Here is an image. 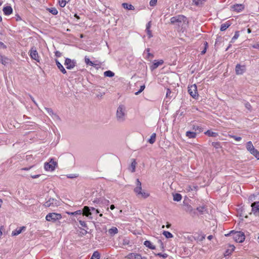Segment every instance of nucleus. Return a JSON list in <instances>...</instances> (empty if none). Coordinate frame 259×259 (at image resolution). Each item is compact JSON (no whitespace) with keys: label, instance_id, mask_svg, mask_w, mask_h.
<instances>
[{"label":"nucleus","instance_id":"nucleus-1","mask_svg":"<svg viewBox=\"0 0 259 259\" xmlns=\"http://www.w3.org/2000/svg\"><path fill=\"white\" fill-rule=\"evenodd\" d=\"M226 236H232L233 239L239 243L243 242L245 240V235L244 233L241 231H235L234 230L230 232L229 233L226 234Z\"/></svg>","mask_w":259,"mask_h":259},{"label":"nucleus","instance_id":"nucleus-2","mask_svg":"<svg viewBox=\"0 0 259 259\" xmlns=\"http://www.w3.org/2000/svg\"><path fill=\"white\" fill-rule=\"evenodd\" d=\"M188 22L187 18L184 15H179L170 18V23L172 24H176L179 26H182L184 24Z\"/></svg>","mask_w":259,"mask_h":259},{"label":"nucleus","instance_id":"nucleus-3","mask_svg":"<svg viewBox=\"0 0 259 259\" xmlns=\"http://www.w3.org/2000/svg\"><path fill=\"white\" fill-rule=\"evenodd\" d=\"M125 107L124 105H121L117 109L116 118L118 121L123 122L125 119Z\"/></svg>","mask_w":259,"mask_h":259},{"label":"nucleus","instance_id":"nucleus-4","mask_svg":"<svg viewBox=\"0 0 259 259\" xmlns=\"http://www.w3.org/2000/svg\"><path fill=\"white\" fill-rule=\"evenodd\" d=\"M99 213H100L99 210L98 209L95 208V207L88 206H85L83 207V215L87 217L90 219H93L92 216L93 213H95L97 214Z\"/></svg>","mask_w":259,"mask_h":259},{"label":"nucleus","instance_id":"nucleus-5","mask_svg":"<svg viewBox=\"0 0 259 259\" xmlns=\"http://www.w3.org/2000/svg\"><path fill=\"white\" fill-rule=\"evenodd\" d=\"M60 202L57 199L50 198L46 202H45L44 205L46 207L55 208L59 205Z\"/></svg>","mask_w":259,"mask_h":259},{"label":"nucleus","instance_id":"nucleus-6","mask_svg":"<svg viewBox=\"0 0 259 259\" xmlns=\"http://www.w3.org/2000/svg\"><path fill=\"white\" fill-rule=\"evenodd\" d=\"M62 218V215L60 213L51 212L48 214L46 217V219L49 222H55Z\"/></svg>","mask_w":259,"mask_h":259},{"label":"nucleus","instance_id":"nucleus-7","mask_svg":"<svg viewBox=\"0 0 259 259\" xmlns=\"http://www.w3.org/2000/svg\"><path fill=\"white\" fill-rule=\"evenodd\" d=\"M188 93L194 99H197L198 97L197 85L195 84L188 87Z\"/></svg>","mask_w":259,"mask_h":259},{"label":"nucleus","instance_id":"nucleus-8","mask_svg":"<svg viewBox=\"0 0 259 259\" xmlns=\"http://www.w3.org/2000/svg\"><path fill=\"white\" fill-rule=\"evenodd\" d=\"M57 165V162L51 159L49 162L45 163V168L46 170L53 171Z\"/></svg>","mask_w":259,"mask_h":259},{"label":"nucleus","instance_id":"nucleus-9","mask_svg":"<svg viewBox=\"0 0 259 259\" xmlns=\"http://www.w3.org/2000/svg\"><path fill=\"white\" fill-rule=\"evenodd\" d=\"M76 64V61L75 60H71L69 58H66L64 65L66 66L67 69H72Z\"/></svg>","mask_w":259,"mask_h":259},{"label":"nucleus","instance_id":"nucleus-10","mask_svg":"<svg viewBox=\"0 0 259 259\" xmlns=\"http://www.w3.org/2000/svg\"><path fill=\"white\" fill-rule=\"evenodd\" d=\"M29 53L31 59L35 60L37 62H39V57L38 53L35 48H32L30 50Z\"/></svg>","mask_w":259,"mask_h":259},{"label":"nucleus","instance_id":"nucleus-11","mask_svg":"<svg viewBox=\"0 0 259 259\" xmlns=\"http://www.w3.org/2000/svg\"><path fill=\"white\" fill-rule=\"evenodd\" d=\"M245 71V66L237 64L235 67V72L237 75L242 74Z\"/></svg>","mask_w":259,"mask_h":259},{"label":"nucleus","instance_id":"nucleus-12","mask_svg":"<svg viewBox=\"0 0 259 259\" xmlns=\"http://www.w3.org/2000/svg\"><path fill=\"white\" fill-rule=\"evenodd\" d=\"M136 185L137 186L135 188L134 191L136 194V195H138L142 191V183L139 179L136 180Z\"/></svg>","mask_w":259,"mask_h":259},{"label":"nucleus","instance_id":"nucleus-13","mask_svg":"<svg viewBox=\"0 0 259 259\" xmlns=\"http://www.w3.org/2000/svg\"><path fill=\"white\" fill-rule=\"evenodd\" d=\"M164 61L163 60H159L158 61L155 60L153 64L150 66V69L151 71H153L156 69L159 65H161L163 64Z\"/></svg>","mask_w":259,"mask_h":259},{"label":"nucleus","instance_id":"nucleus-14","mask_svg":"<svg viewBox=\"0 0 259 259\" xmlns=\"http://www.w3.org/2000/svg\"><path fill=\"white\" fill-rule=\"evenodd\" d=\"M231 9L237 12H240L244 9V6L242 4H235L231 6Z\"/></svg>","mask_w":259,"mask_h":259},{"label":"nucleus","instance_id":"nucleus-15","mask_svg":"<svg viewBox=\"0 0 259 259\" xmlns=\"http://www.w3.org/2000/svg\"><path fill=\"white\" fill-rule=\"evenodd\" d=\"M185 210L190 213L192 216H194L196 214V210L193 208V207L189 204L185 205Z\"/></svg>","mask_w":259,"mask_h":259},{"label":"nucleus","instance_id":"nucleus-16","mask_svg":"<svg viewBox=\"0 0 259 259\" xmlns=\"http://www.w3.org/2000/svg\"><path fill=\"white\" fill-rule=\"evenodd\" d=\"M251 210L255 214L257 212H259V202L255 201L251 203Z\"/></svg>","mask_w":259,"mask_h":259},{"label":"nucleus","instance_id":"nucleus-17","mask_svg":"<svg viewBox=\"0 0 259 259\" xmlns=\"http://www.w3.org/2000/svg\"><path fill=\"white\" fill-rule=\"evenodd\" d=\"M10 60L6 56L0 53V63L4 65H7L9 63Z\"/></svg>","mask_w":259,"mask_h":259},{"label":"nucleus","instance_id":"nucleus-18","mask_svg":"<svg viewBox=\"0 0 259 259\" xmlns=\"http://www.w3.org/2000/svg\"><path fill=\"white\" fill-rule=\"evenodd\" d=\"M3 11L5 15H10L13 13V9L10 6H7L4 7L3 9Z\"/></svg>","mask_w":259,"mask_h":259},{"label":"nucleus","instance_id":"nucleus-19","mask_svg":"<svg viewBox=\"0 0 259 259\" xmlns=\"http://www.w3.org/2000/svg\"><path fill=\"white\" fill-rule=\"evenodd\" d=\"M26 230V227L22 226L19 228H17L16 230L13 231L12 233V236H17L22 233L23 231H24Z\"/></svg>","mask_w":259,"mask_h":259},{"label":"nucleus","instance_id":"nucleus-20","mask_svg":"<svg viewBox=\"0 0 259 259\" xmlns=\"http://www.w3.org/2000/svg\"><path fill=\"white\" fill-rule=\"evenodd\" d=\"M151 26V21H149L146 24V31L147 32V35H148L149 38H151L153 36L152 32L150 30Z\"/></svg>","mask_w":259,"mask_h":259},{"label":"nucleus","instance_id":"nucleus-21","mask_svg":"<svg viewBox=\"0 0 259 259\" xmlns=\"http://www.w3.org/2000/svg\"><path fill=\"white\" fill-rule=\"evenodd\" d=\"M55 62L57 67L60 70V71L63 74H66L67 73L66 70L64 68L63 65L59 62L57 59H56Z\"/></svg>","mask_w":259,"mask_h":259},{"label":"nucleus","instance_id":"nucleus-22","mask_svg":"<svg viewBox=\"0 0 259 259\" xmlns=\"http://www.w3.org/2000/svg\"><path fill=\"white\" fill-rule=\"evenodd\" d=\"M230 249H228L225 251V252L224 253V255L225 256H228L230 254H231V253L234 250L235 247L234 245H230Z\"/></svg>","mask_w":259,"mask_h":259},{"label":"nucleus","instance_id":"nucleus-23","mask_svg":"<svg viewBox=\"0 0 259 259\" xmlns=\"http://www.w3.org/2000/svg\"><path fill=\"white\" fill-rule=\"evenodd\" d=\"M137 164V163L136 161V159H133L132 162L130 165V168H129L131 170V172H134L135 171L136 166Z\"/></svg>","mask_w":259,"mask_h":259},{"label":"nucleus","instance_id":"nucleus-24","mask_svg":"<svg viewBox=\"0 0 259 259\" xmlns=\"http://www.w3.org/2000/svg\"><path fill=\"white\" fill-rule=\"evenodd\" d=\"M144 244L148 248L151 249H155V246L153 245L150 241L146 240L144 242Z\"/></svg>","mask_w":259,"mask_h":259},{"label":"nucleus","instance_id":"nucleus-25","mask_svg":"<svg viewBox=\"0 0 259 259\" xmlns=\"http://www.w3.org/2000/svg\"><path fill=\"white\" fill-rule=\"evenodd\" d=\"M230 23L229 21L222 24L220 28L221 31H223L226 30L230 26Z\"/></svg>","mask_w":259,"mask_h":259},{"label":"nucleus","instance_id":"nucleus-26","mask_svg":"<svg viewBox=\"0 0 259 259\" xmlns=\"http://www.w3.org/2000/svg\"><path fill=\"white\" fill-rule=\"evenodd\" d=\"M206 135L211 137H216L218 136V134L215 132H213L210 130H207L204 133Z\"/></svg>","mask_w":259,"mask_h":259},{"label":"nucleus","instance_id":"nucleus-27","mask_svg":"<svg viewBox=\"0 0 259 259\" xmlns=\"http://www.w3.org/2000/svg\"><path fill=\"white\" fill-rule=\"evenodd\" d=\"M186 136L189 138H195L196 133L194 132L188 131L186 133Z\"/></svg>","mask_w":259,"mask_h":259},{"label":"nucleus","instance_id":"nucleus-28","mask_svg":"<svg viewBox=\"0 0 259 259\" xmlns=\"http://www.w3.org/2000/svg\"><path fill=\"white\" fill-rule=\"evenodd\" d=\"M122 5L123 8L126 10H134L135 9V8L133 5L128 4L127 3H123Z\"/></svg>","mask_w":259,"mask_h":259},{"label":"nucleus","instance_id":"nucleus-29","mask_svg":"<svg viewBox=\"0 0 259 259\" xmlns=\"http://www.w3.org/2000/svg\"><path fill=\"white\" fill-rule=\"evenodd\" d=\"M108 232L111 236H114L118 233V229L116 227H112L109 230Z\"/></svg>","mask_w":259,"mask_h":259},{"label":"nucleus","instance_id":"nucleus-30","mask_svg":"<svg viewBox=\"0 0 259 259\" xmlns=\"http://www.w3.org/2000/svg\"><path fill=\"white\" fill-rule=\"evenodd\" d=\"M137 196L143 198H146L149 196V194L142 190L141 193H140L138 195H137Z\"/></svg>","mask_w":259,"mask_h":259},{"label":"nucleus","instance_id":"nucleus-31","mask_svg":"<svg viewBox=\"0 0 259 259\" xmlns=\"http://www.w3.org/2000/svg\"><path fill=\"white\" fill-rule=\"evenodd\" d=\"M196 210L199 211L200 214H202L206 210V208L205 205L197 207Z\"/></svg>","mask_w":259,"mask_h":259},{"label":"nucleus","instance_id":"nucleus-32","mask_svg":"<svg viewBox=\"0 0 259 259\" xmlns=\"http://www.w3.org/2000/svg\"><path fill=\"white\" fill-rule=\"evenodd\" d=\"M156 133H153L150 137V138L148 140V142L150 144H153L156 141Z\"/></svg>","mask_w":259,"mask_h":259},{"label":"nucleus","instance_id":"nucleus-33","mask_svg":"<svg viewBox=\"0 0 259 259\" xmlns=\"http://www.w3.org/2000/svg\"><path fill=\"white\" fill-rule=\"evenodd\" d=\"M68 214H69L70 215H81V214H82L83 215V208L82 209V210H77L74 212H68Z\"/></svg>","mask_w":259,"mask_h":259},{"label":"nucleus","instance_id":"nucleus-34","mask_svg":"<svg viewBox=\"0 0 259 259\" xmlns=\"http://www.w3.org/2000/svg\"><path fill=\"white\" fill-rule=\"evenodd\" d=\"M246 148L250 152L254 149V147L251 141H249L247 143Z\"/></svg>","mask_w":259,"mask_h":259},{"label":"nucleus","instance_id":"nucleus-35","mask_svg":"<svg viewBox=\"0 0 259 259\" xmlns=\"http://www.w3.org/2000/svg\"><path fill=\"white\" fill-rule=\"evenodd\" d=\"M173 199L176 201H180L182 199V195L179 193H176L173 195Z\"/></svg>","mask_w":259,"mask_h":259},{"label":"nucleus","instance_id":"nucleus-36","mask_svg":"<svg viewBox=\"0 0 259 259\" xmlns=\"http://www.w3.org/2000/svg\"><path fill=\"white\" fill-rule=\"evenodd\" d=\"M223 41V38L221 36H218L215 40V47L219 46L221 42H222Z\"/></svg>","mask_w":259,"mask_h":259},{"label":"nucleus","instance_id":"nucleus-37","mask_svg":"<svg viewBox=\"0 0 259 259\" xmlns=\"http://www.w3.org/2000/svg\"><path fill=\"white\" fill-rule=\"evenodd\" d=\"M84 61H85V63L88 65H90L91 66H93V67H96V64H95L93 62L90 61V59L89 58H88L87 56L85 57Z\"/></svg>","mask_w":259,"mask_h":259},{"label":"nucleus","instance_id":"nucleus-38","mask_svg":"<svg viewBox=\"0 0 259 259\" xmlns=\"http://www.w3.org/2000/svg\"><path fill=\"white\" fill-rule=\"evenodd\" d=\"M105 76L112 77L114 76V73L110 70L106 71L104 73Z\"/></svg>","mask_w":259,"mask_h":259},{"label":"nucleus","instance_id":"nucleus-39","mask_svg":"<svg viewBox=\"0 0 259 259\" xmlns=\"http://www.w3.org/2000/svg\"><path fill=\"white\" fill-rule=\"evenodd\" d=\"M251 154L255 157L257 159L259 160V151L255 148L250 152Z\"/></svg>","mask_w":259,"mask_h":259},{"label":"nucleus","instance_id":"nucleus-40","mask_svg":"<svg viewBox=\"0 0 259 259\" xmlns=\"http://www.w3.org/2000/svg\"><path fill=\"white\" fill-rule=\"evenodd\" d=\"M162 234L166 238H171L174 237L173 235L168 231H164Z\"/></svg>","mask_w":259,"mask_h":259},{"label":"nucleus","instance_id":"nucleus-41","mask_svg":"<svg viewBox=\"0 0 259 259\" xmlns=\"http://www.w3.org/2000/svg\"><path fill=\"white\" fill-rule=\"evenodd\" d=\"M100 254L98 251H95L90 259H100Z\"/></svg>","mask_w":259,"mask_h":259},{"label":"nucleus","instance_id":"nucleus-42","mask_svg":"<svg viewBox=\"0 0 259 259\" xmlns=\"http://www.w3.org/2000/svg\"><path fill=\"white\" fill-rule=\"evenodd\" d=\"M47 10L54 15H56L58 14V12L55 8H48Z\"/></svg>","mask_w":259,"mask_h":259},{"label":"nucleus","instance_id":"nucleus-43","mask_svg":"<svg viewBox=\"0 0 259 259\" xmlns=\"http://www.w3.org/2000/svg\"><path fill=\"white\" fill-rule=\"evenodd\" d=\"M70 0H59V4L61 7L64 8L66 4Z\"/></svg>","mask_w":259,"mask_h":259},{"label":"nucleus","instance_id":"nucleus-44","mask_svg":"<svg viewBox=\"0 0 259 259\" xmlns=\"http://www.w3.org/2000/svg\"><path fill=\"white\" fill-rule=\"evenodd\" d=\"M239 36V31H236L235 32L234 36L232 38L230 43H234L235 40L238 38Z\"/></svg>","mask_w":259,"mask_h":259},{"label":"nucleus","instance_id":"nucleus-45","mask_svg":"<svg viewBox=\"0 0 259 259\" xmlns=\"http://www.w3.org/2000/svg\"><path fill=\"white\" fill-rule=\"evenodd\" d=\"M205 1L206 0H193V3L195 5L198 6L203 4V2Z\"/></svg>","mask_w":259,"mask_h":259},{"label":"nucleus","instance_id":"nucleus-46","mask_svg":"<svg viewBox=\"0 0 259 259\" xmlns=\"http://www.w3.org/2000/svg\"><path fill=\"white\" fill-rule=\"evenodd\" d=\"M193 130L195 131H198V133H201L203 131V128L201 126H198L197 125H193Z\"/></svg>","mask_w":259,"mask_h":259},{"label":"nucleus","instance_id":"nucleus-47","mask_svg":"<svg viewBox=\"0 0 259 259\" xmlns=\"http://www.w3.org/2000/svg\"><path fill=\"white\" fill-rule=\"evenodd\" d=\"M211 145L216 149H219L222 148L221 143L219 142H212Z\"/></svg>","mask_w":259,"mask_h":259},{"label":"nucleus","instance_id":"nucleus-48","mask_svg":"<svg viewBox=\"0 0 259 259\" xmlns=\"http://www.w3.org/2000/svg\"><path fill=\"white\" fill-rule=\"evenodd\" d=\"M228 136L231 138L235 139L236 141H240L242 139L241 137H237L235 135H230V134H229Z\"/></svg>","mask_w":259,"mask_h":259},{"label":"nucleus","instance_id":"nucleus-49","mask_svg":"<svg viewBox=\"0 0 259 259\" xmlns=\"http://www.w3.org/2000/svg\"><path fill=\"white\" fill-rule=\"evenodd\" d=\"M205 235L204 234L198 235V236L197 237V238H196V239H197V240H198L199 241H202L203 240V239H205Z\"/></svg>","mask_w":259,"mask_h":259},{"label":"nucleus","instance_id":"nucleus-50","mask_svg":"<svg viewBox=\"0 0 259 259\" xmlns=\"http://www.w3.org/2000/svg\"><path fill=\"white\" fill-rule=\"evenodd\" d=\"M244 105H245V107L249 111H251L252 110V106L251 105H250V104L248 102H246L245 104H244Z\"/></svg>","mask_w":259,"mask_h":259},{"label":"nucleus","instance_id":"nucleus-51","mask_svg":"<svg viewBox=\"0 0 259 259\" xmlns=\"http://www.w3.org/2000/svg\"><path fill=\"white\" fill-rule=\"evenodd\" d=\"M145 85H144H144H141V86L140 87V89L139 91H138V92H136V93H135V95H138L139 94H140L142 91H144V90L145 89Z\"/></svg>","mask_w":259,"mask_h":259},{"label":"nucleus","instance_id":"nucleus-52","mask_svg":"<svg viewBox=\"0 0 259 259\" xmlns=\"http://www.w3.org/2000/svg\"><path fill=\"white\" fill-rule=\"evenodd\" d=\"M45 109L50 115L54 114L53 111L51 108L45 107Z\"/></svg>","mask_w":259,"mask_h":259},{"label":"nucleus","instance_id":"nucleus-53","mask_svg":"<svg viewBox=\"0 0 259 259\" xmlns=\"http://www.w3.org/2000/svg\"><path fill=\"white\" fill-rule=\"evenodd\" d=\"M155 255L156 256H158L159 257H163V258H165L167 257V254L166 253H157V254H155Z\"/></svg>","mask_w":259,"mask_h":259},{"label":"nucleus","instance_id":"nucleus-54","mask_svg":"<svg viewBox=\"0 0 259 259\" xmlns=\"http://www.w3.org/2000/svg\"><path fill=\"white\" fill-rule=\"evenodd\" d=\"M135 253H130L128 255H126V258L127 259H132L133 258H134L135 256Z\"/></svg>","mask_w":259,"mask_h":259},{"label":"nucleus","instance_id":"nucleus-55","mask_svg":"<svg viewBox=\"0 0 259 259\" xmlns=\"http://www.w3.org/2000/svg\"><path fill=\"white\" fill-rule=\"evenodd\" d=\"M79 223L80 224V225L82 226V227H85V228H87V225L85 223V222L84 221H81V220H79Z\"/></svg>","mask_w":259,"mask_h":259},{"label":"nucleus","instance_id":"nucleus-56","mask_svg":"<svg viewBox=\"0 0 259 259\" xmlns=\"http://www.w3.org/2000/svg\"><path fill=\"white\" fill-rule=\"evenodd\" d=\"M157 0H151L150 1V5L151 6H154L156 5V3H157Z\"/></svg>","mask_w":259,"mask_h":259},{"label":"nucleus","instance_id":"nucleus-57","mask_svg":"<svg viewBox=\"0 0 259 259\" xmlns=\"http://www.w3.org/2000/svg\"><path fill=\"white\" fill-rule=\"evenodd\" d=\"M67 177L68 178L73 179L76 178L77 176L75 174H70L67 175Z\"/></svg>","mask_w":259,"mask_h":259},{"label":"nucleus","instance_id":"nucleus-58","mask_svg":"<svg viewBox=\"0 0 259 259\" xmlns=\"http://www.w3.org/2000/svg\"><path fill=\"white\" fill-rule=\"evenodd\" d=\"M15 18L16 21H19L21 20V17L18 14L15 15Z\"/></svg>","mask_w":259,"mask_h":259},{"label":"nucleus","instance_id":"nucleus-59","mask_svg":"<svg viewBox=\"0 0 259 259\" xmlns=\"http://www.w3.org/2000/svg\"><path fill=\"white\" fill-rule=\"evenodd\" d=\"M129 243H130L129 240L126 239H123V245H127L129 244Z\"/></svg>","mask_w":259,"mask_h":259},{"label":"nucleus","instance_id":"nucleus-60","mask_svg":"<svg viewBox=\"0 0 259 259\" xmlns=\"http://www.w3.org/2000/svg\"><path fill=\"white\" fill-rule=\"evenodd\" d=\"M55 56L57 57H60L61 56V55L62 54L59 52V51H56L55 52Z\"/></svg>","mask_w":259,"mask_h":259},{"label":"nucleus","instance_id":"nucleus-61","mask_svg":"<svg viewBox=\"0 0 259 259\" xmlns=\"http://www.w3.org/2000/svg\"><path fill=\"white\" fill-rule=\"evenodd\" d=\"M141 255L138 253H136L134 259H140L141 257Z\"/></svg>","mask_w":259,"mask_h":259},{"label":"nucleus","instance_id":"nucleus-62","mask_svg":"<svg viewBox=\"0 0 259 259\" xmlns=\"http://www.w3.org/2000/svg\"><path fill=\"white\" fill-rule=\"evenodd\" d=\"M0 48H3V49H6L7 46L2 41H0Z\"/></svg>","mask_w":259,"mask_h":259},{"label":"nucleus","instance_id":"nucleus-63","mask_svg":"<svg viewBox=\"0 0 259 259\" xmlns=\"http://www.w3.org/2000/svg\"><path fill=\"white\" fill-rule=\"evenodd\" d=\"M29 96L30 97L31 100H32V101L37 106V104L36 103V102H35L34 98L30 95H29Z\"/></svg>","mask_w":259,"mask_h":259},{"label":"nucleus","instance_id":"nucleus-64","mask_svg":"<svg viewBox=\"0 0 259 259\" xmlns=\"http://www.w3.org/2000/svg\"><path fill=\"white\" fill-rule=\"evenodd\" d=\"M252 48L254 49H259V44L257 43L252 46Z\"/></svg>","mask_w":259,"mask_h":259}]
</instances>
